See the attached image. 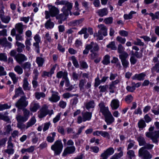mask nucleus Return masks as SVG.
<instances>
[{"instance_id":"obj_23","label":"nucleus","mask_w":159,"mask_h":159,"mask_svg":"<svg viewBox=\"0 0 159 159\" xmlns=\"http://www.w3.org/2000/svg\"><path fill=\"white\" fill-rule=\"evenodd\" d=\"M98 28L100 29L99 31H100L102 34L106 36L107 35V28L106 26L103 24H100L98 25Z\"/></svg>"},{"instance_id":"obj_60","label":"nucleus","mask_w":159,"mask_h":159,"mask_svg":"<svg viewBox=\"0 0 159 159\" xmlns=\"http://www.w3.org/2000/svg\"><path fill=\"white\" fill-rule=\"evenodd\" d=\"M86 80L84 79H81L80 80L79 84V87L80 90L84 89V86Z\"/></svg>"},{"instance_id":"obj_44","label":"nucleus","mask_w":159,"mask_h":159,"mask_svg":"<svg viewBox=\"0 0 159 159\" xmlns=\"http://www.w3.org/2000/svg\"><path fill=\"white\" fill-rule=\"evenodd\" d=\"M127 142L129 143L128 145L127 150H129L134 147L135 142L134 140L129 139L127 141Z\"/></svg>"},{"instance_id":"obj_45","label":"nucleus","mask_w":159,"mask_h":159,"mask_svg":"<svg viewBox=\"0 0 159 159\" xmlns=\"http://www.w3.org/2000/svg\"><path fill=\"white\" fill-rule=\"evenodd\" d=\"M104 152L106 153L107 155L109 156L112 155L114 152V149L112 147H110L107 149Z\"/></svg>"},{"instance_id":"obj_7","label":"nucleus","mask_w":159,"mask_h":159,"mask_svg":"<svg viewBox=\"0 0 159 159\" xmlns=\"http://www.w3.org/2000/svg\"><path fill=\"white\" fill-rule=\"evenodd\" d=\"M139 156L143 159H150L152 157V155L150 152L144 148H141L139 151Z\"/></svg>"},{"instance_id":"obj_1","label":"nucleus","mask_w":159,"mask_h":159,"mask_svg":"<svg viewBox=\"0 0 159 159\" xmlns=\"http://www.w3.org/2000/svg\"><path fill=\"white\" fill-rule=\"evenodd\" d=\"M49 11H45V18L47 19L49 18L50 16L56 17L59 13L58 9L54 6H48Z\"/></svg>"},{"instance_id":"obj_24","label":"nucleus","mask_w":159,"mask_h":159,"mask_svg":"<svg viewBox=\"0 0 159 159\" xmlns=\"http://www.w3.org/2000/svg\"><path fill=\"white\" fill-rule=\"evenodd\" d=\"M57 65V64H55L54 65L51 69L50 72H47L46 71H43V75L44 76H46L48 77H51L52 75L54 73V71L55 70Z\"/></svg>"},{"instance_id":"obj_35","label":"nucleus","mask_w":159,"mask_h":159,"mask_svg":"<svg viewBox=\"0 0 159 159\" xmlns=\"http://www.w3.org/2000/svg\"><path fill=\"white\" fill-rule=\"evenodd\" d=\"M85 126H83L80 127L78 129L77 131V132L75 134L73 135V138L76 139L79 137V135L82 132L83 129L85 128Z\"/></svg>"},{"instance_id":"obj_16","label":"nucleus","mask_w":159,"mask_h":159,"mask_svg":"<svg viewBox=\"0 0 159 159\" xmlns=\"http://www.w3.org/2000/svg\"><path fill=\"white\" fill-rule=\"evenodd\" d=\"M15 27L18 33L22 34L24 29L26 28L27 27V26L22 24V23H19L16 25Z\"/></svg>"},{"instance_id":"obj_37","label":"nucleus","mask_w":159,"mask_h":159,"mask_svg":"<svg viewBox=\"0 0 159 159\" xmlns=\"http://www.w3.org/2000/svg\"><path fill=\"white\" fill-rule=\"evenodd\" d=\"M138 125L139 129H142L146 127V124L145 123V121L142 119H141L139 120L138 123Z\"/></svg>"},{"instance_id":"obj_36","label":"nucleus","mask_w":159,"mask_h":159,"mask_svg":"<svg viewBox=\"0 0 159 159\" xmlns=\"http://www.w3.org/2000/svg\"><path fill=\"white\" fill-rule=\"evenodd\" d=\"M137 140L140 146H144L146 143L145 139L143 137L140 136L138 137Z\"/></svg>"},{"instance_id":"obj_30","label":"nucleus","mask_w":159,"mask_h":159,"mask_svg":"<svg viewBox=\"0 0 159 159\" xmlns=\"http://www.w3.org/2000/svg\"><path fill=\"white\" fill-rule=\"evenodd\" d=\"M54 23L51 21V19H49L45 24V27L47 29H51L53 28Z\"/></svg>"},{"instance_id":"obj_56","label":"nucleus","mask_w":159,"mask_h":159,"mask_svg":"<svg viewBox=\"0 0 159 159\" xmlns=\"http://www.w3.org/2000/svg\"><path fill=\"white\" fill-rule=\"evenodd\" d=\"M71 58L72 63L75 67L77 68H79V65L75 56H72L71 57Z\"/></svg>"},{"instance_id":"obj_15","label":"nucleus","mask_w":159,"mask_h":159,"mask_svg":"<svg viewBox=\"0 0 159 159\" xmlns=\"http://www.w3.org/2000/svg\"><path fill=\"white\" fill-rule=\"evenodd\" d=\"M105 120L107 125H110L114 122L115 119L111 113L104 116Z\"/></svg>"},{"instance_id":"obj_43","label":"nucleus","mask_w":159,"mask_h":159,"mask_svg":"<svg viewBox=\"0 0 159 159\" xmlns=\"http://www.w3.org/2000/svg\"><path fill=\"white\" fill-rule=\"evenodd\" d=\"M136 13V12L133 11H131L130 13L127 14H125L124 15V18L125 20L131 19L133 17V15Z\"/></svg>"},{"instance_id":"obj_2","label":"nucleus","mask_w":159,"mask_h":159,"mask_svg":"<svg viewBox=\"0 0 159 159\" xmlns=\"http://www.w3.org/2000/svg\"><path fill=\"white\" fill-rule=\"evenodd\" d=\"M25 96H21L15 103V105L18 110H22L28 104Z\"/></svg>"},{"instance_id":"obj_41","label":"nucleus","mask_w":159,"mask_h":159,"mask_svg":"<svg viewBox=\"0 0 159 159\" xmlns=\"http://www.w3.org/2000/svg\"><path fill=\"white\" fill-rule=\"evenodd\" d=\"M9 75L11 78L14 84H16L18 80V78L16 77V75L13 72H10Z\"/></svg>"},{"instance_id":"obj_31","label":"nucleus","mask_w":159,"mask_h":159,"mask_svg":"<svg viewBox=\"0 0 159 159\" xmlns=\"http://www.w3.org/2000/svg\"><path fill=\"white\" fill-rule=\"evenodd\" d=\"M95 106V102L93 100L89 101L87 102L85 104V107L88 110H89L90 108H94Z\"/></svg>"},{"instance_id":"obj_4","label":"nucleus","mask_w":159,"mask_h":159,"mask_svg":"<svg viewBox=\"0 0 159 159\" xmlns=\"http://www.w3.org/2000/svg\"><path fill=\"white\" fill-rule=\"evenodd\" d=\"M82 116H79L77 119V123L80 124L82 122L89 121L91 120L92 116V112L88 111L82 112L81 113Z\"/></svg>"},{"instance_id":"obj_12","label":"nucleus","mask_w":159,"mask_h":159,"mask_svg":"<svg viewBox=\"0 0 159 159\" xmlns=\"http://www.w3.org/2000/svg\"><path fill=\"white\" fill-rule=\"evenodd\" d=\"M15 91V94L12 97L13 100H14L19 96H25V93L21 87L16 89Z\"/></svg>"},{"instance_id":"obj_57","label":"nucleus","mask_w":159,"mask_h":159,"mask_svg":"<svg viewBox=\"0 0 159 159\" xmlns=\"http://www.w3.org/2000/svg\"><path fill=\"white\" fill-rule=\"evenodd\" d=\"M22 110L23 111V116L28 120L30 116V111L24 108Z\"/></svg>"},{"instance_id":"obj_14","label":"nucleus","mask_w":159,"mask_h":159,"mask_svg":"<svg viewBox=\"0 0 159 159\" xmlns=\"http://www.w3.org/2000/svg\"><path fill=\"white\" fill-rule=\"evenodd\" d=\"M75 148L74 146L67 147L64 151L62 155L65 156L67 154H72L75 152Z\"/></svg>"},{"instance_id":"obj_54","label":"nucleus","mask_w":159,"mask_h":159,"mask_svg":"<svg viewBox=\"0 0 159 159\" xmlns=\"http://www.w3.org/2000/svg\"><path fill=\"white\" fill-rule=\"evenodd\" d=\"M35 96L36 98L39 100L41 98H43L45 97V95L44 93L43 92H37L35 93Z\"/></svg>"},{"instance_id":"obj_59","label":"nucleus","mask_w":159,"mask_h":159,"mask_svg":"<svg viewBox=\"0 0 159 159\" xmlns=\"http://www.w3.org/2000/svg\"><path fill=\"white\" fill-rule=\"evenodd\" d=\"M17 127L21 130H23L25 129H26V125L23 123L21 122H17Z\"/></svg>"},{"instance_id":"obj_8","label":"nucleus","mask_w":159,"mask_h":159,"mask_svg":"<svg viewBox=\"0 0 159 159\" xmlns=\"http://www.w3.org/2000/svg\"><path fill=\"white\" fill-rule=\"evenodd\" d=\"M128 54L124 52L119 56L122 65L123 67L125 68H127L129 65V62L126 59L128 57Z\"/></svg>"},{"instance_id":"obj_17","label":"nucleus","mask_w":159,"mask_h":159,"mask_svg":"<svg viewBox=\"0 0 159 159\" xmlns=\"http://www.w3.org/2000/svg\"><path fill=\"white\" fill-rule=\"evenodd\" d=\"M69 15H66L63 12L62 13L57 15L56 17L57 19L58 20V22L59 24H61L63 21L65 20L66 19V17Z\"/></svg>"},{"instance_id":"obj_32","label":"nucleus","mask_w":159,"mask_h":159,"mask_svg":"<svg viewBox=\"0 0 159 159\" xmlns=\"http://www.w3.org/2000/svg\"><path fill=\"white\" fill-rule=\"evenodd\" d=\"M67 73L66 71L63 72L62 71H61L57 72V77L58 78H61L63 77L62 79H64L67 77Z\"/></svg>"},{"instance_id":"obj_6","label":"nucleus","mask_w":159,"mask_h":159,"mask_svg":"<svg viewBox=\"0 0 159 159\" xmlns=\"http://www.w3.org/2000/svg\"><path fill=\"white\" fill-rule=\"evenodd\" d=\"M145 134L147 137L151 139L153 143L158 144V139L159 138V130L155 131L152 132H147Z\"/></svg>"},{"instance_id":"obj_5","label":"nucleus","mask_w":159,"mask_h":159,"mask_svg":"<svg viewBox=\"0 0 159 159\" xmlns=\"http://www.w3.org/2000/svg\"><path fill=\"white\" fill-rule=\"evenodd\" d=\"M53 113L52 110H48V107L46 105H44L38 112V117L40 118H42L47 115H51Z\"/></svg>"},{"instance_id":"obj_22","label":"nucleus","mask_w":159,"mask_h":159,"mask_svg":"<svg viewBox=\"0 0 159 159\" xmlns=\"http://www.w3.org/2000/svg\"><path fill=\"white\" fill-rule=\"evenodd\" d=\"M8 113L5 112L4 114L0 113V119L3 120L8 123L11 122L9 116H7Z\"/></svg>"},{"instance_id":"obj_13","label":"nucleus","mask_w":159,"mask_h":159,"mask_svg":"<svg viewBox=\"0 0 159 159\" xmlns=\"http://www.w3.org/2000/svg\"><path fill=\"white\" fill-rule=\"evenodd\" d=\"M15 59L19 64H21L22 62L27 60V58L23 54L18 53L15 57Z\"/></svg>"},{"instance_id":"obj_27","label":"nucleus","mask_w":159,"mask_h":159,"mask_svg":"<svg viewBox=\"0 0 159 159\" xmlns=\"http://www.w3.org/2000/svg\"><path fill=\"white\" fill-rule=\"evenodd\" d=\"M31 64L29 62L24 63L21 65L22 67L25 70V71H30L31 70Z\"/></svg>"},{"instance_id":"obj_28","label":"nucleus","mask_w":159,"mask_h":159,"mask_svg":"<svg viewBox=\"0 0 159 159\" xmlns=\"http://www.w3.org/2000/svg\"><path fill=\"white\" fill-rule=\"evenodd\" d=\"M40 107V106L38 103L34 102H32L30 105V110L31 111L35 112Z\"/></svg>"},{"instance_id":"obj_38","label":"nucleus","mask_w":159,"mask_h":159,"mask_svg":"<svg viewBox=\"0 0 159 159\" xmlns=\"http://www.w3.org/2000/svg\"><path fill=\"white\" fill-rule=\"evenodd\" d=\"M34 146H31L28 148H22L21 150L22 153L24 154L26 152H27L29 153L32 152L34 151Z\"/></svg>"},{"instance_id":"obj_55","label":"nucleus","mask_w":159,"mask_h":159,"mask_svg":"<svg viewBox=\"0 0 159 159\" xmlns=\"http://www.w3.org/2000/svg\"><path fill=\"white\" fill-rule=\"evenodd\" d=\"M31 135H33V136L32 138V141L33 143H36L38 141V138L37 136L35 134L34 132H32L30 133Z\"/></svg>"},{"instance_id":"obj_34","label":"nucleus","mask_w":159,"mask_h":159,"mask_svg":"<svg viewBox=\"0 0 159 159\" xmlns=\"http://www.w3.org/2000/svg\"><path fill=\"white\" fill-rule=\"evenodd\" d=\"M29 84L28 81V79L27 78L25 77L23 80V87L25 90H29L30 88L29 86Z\"/></svg>"},{"instance_id":"obj_25","label":"nucleus","mask_w":159,"mask_h":159,"mask_svg":"<svg viewBox=\"0 0 159 159\" xmlns=\"http://www.w3.org/2000/svg\"><path fill=\"white\" fill-rule=\"evenodd\" d=\"M12 130L11 125L10 124L7 125L5 126L4 128L3 134L4 135L9 134Z\"/></svg>"},{"instance_id":"obj_50","label":"nucleus","mask_w":159,"mask_h":159,"mask_svg":"<svg viewBox=\"0 0 159 159\" xmlns=\"http://www.w3.org/2000/svg\"><path fill=\"white\" fill-rule=\"evenodd\" d=\"M83 21L82 20H74L70 22V23L71 25L73 26H75L79 25Z\"/></svg>"},{"instance_id":"obj_10","label":"nucleus","mask_w":159,"mask_h":159,"mask_svg":"<svg viewBox=\"0 0 159 159\" xmlns=\"http://www.w3.org/2000/svg\"><path fill=\"white\" fill-rule=\"evenodd\" d=\"M52 94L51 97L48 98V100L52 102H57L60 100V96L59 93L57 92L52 91Z\"/></svg>"},{"instance_id":"obj_40","label":"nucleus","mask_w":159,"mask_h":159,"mask_svg":"<svg viewBox=\"0 0 159 159\" xmlns=\"http://www.w3.org/2000/svg\"><path fill=\"white\" fill-rule=\"evenodd\" d=\"M16 119L17 122H25L27 120L23 116L18 114L16 115Z\"/></svg>"},{"instance_id":"obj_3","label":"nucleus","mask_w":159,"mask_h":159,"mask_svg":"<svg viewBox=\"0 0 159 159\" xmlns=\"http://www.w3.org/2000/svg\"><path fill=\"white\" fill-rule=\"evenodd\" d=\"M63 145L61 140H57L51 147L52 150L54 152L55 155H58L61 152Z\"/></svg>"},{"instance_id":"obj_39","label":"nucleus","mask_w":159,"mask_h":159,"mask_svg":"<svg viewBox=\"0 0 159 159\" xmlns=\"http://www.w3.org/2000/svg\"><path fill=\"white\" fill-rule=\"evenodd\" d=\"M110 57L108 55H106L103 57L102 61V63L105 65H107L110 63Z\"/></svg>"},{"instance_id":"obj_18","label":"nucleus","mask_w":159,"mask_h":159,"mask_svg":"<svg viewBox=\"0 0 159 159\" xmlns=\"http://www.w3.org/2000/svg\"><path fill=\"white\" fill-rule=\"evenodd\" d=\"M111 106L113 110L117 109L120 106V102L117 99L112 100L111 103Z\"/></svg>"},{"instance_id":"obj_62","label":"nucleus","mask_w":159,"mask_h":159,"mask_svg":"<svg viewBox=\"0 0 159 159\" xmlns=\"http://www.w3.org/2000/svg\"><path fill=\"white\" fill-rule=\"evenodd\" d=\"M0 60L4 62L7 61V57L5 53H0Z\"/></svg>"},{"instance_id":"obj_63","label":"nucleus","mask_w":159,"mask_h":159,"mask_svg":"<svg viewBox=\"0 0 159 159\" xmlns=\"http://www.w3.org/2000/svg\"><path fill=\"white\" fill-rule=\"evenodd\" d=\"M116 88V86H115L111 83L109 85V89L110 92L113 93L115 92V89Z\"/></svg>"},{"instance_id":"obj_48","label":"nucleus","mask_w":159,"mask_h":159,"mask_svg":"<svg viewBox=\"0 0 159 159\" xmlns=\"http://www.w3.org/2000/svg\"><path fill=\"white\" fill-rule=\"evenodd\" d=\"M108 48H111L112 50H116L117 48L115 45V42L114 41L111 42L107 46Z\"/></svg>"},{"instance_id":"obj_53","label":"nucleus","mask_w":159,"mask_h":159,"mask_svg":"<svg viewBox=\"0 0 159 159\" xmlns=\"http://www.w3.org/2000/svg\"><path fill=\"white\" fill-rule=\"evenodd\" d=\"M52 137L51 136H48L47 138V141L50 143H52L53 142L54 140V137L56 136V133L55 132H52L51 133Z\"/></svg>"},{"instance_id":"obj_47","label":"nucleus","mask_w":159,"mask_h":159,"mask_svg":"<svg viewBox=\"0 0 159 159\" xmlns=\"http://www.w3.org/2000/svg\"><path fill=\"white\" fill-rule=\"evenodd\" d=\"M127 156L129 159H132V158L135 156L134 151L133 150H129L127 152Z\"/></svg>"},{"instance_id":"obj_21","label":"nucleus","mask_w":159,"mask_h":159,"mask_svg":"<svg viewBox=\"0 0 159 159\" xmlns=\"http://www.w3.org/2000/svg\"><path fill=\"white\" fill-rule=\"evenodd\" d=\"M146 75L144 73H142L139 74H136L133 76L132 79L133 80H143Z\"/></svg>"},{"instance_id":"obj_20","label":"nucleus","mask_w":159,"mask_h":159,"mask_svg":"<svg viewBox=\"0 0 159 159\" xmlns=\"http://www.w3.org/2000/svg\"><path fill=\"white\" fill-rule=\"evenodd\" d=\"M0 44L4 47H7L9 48L11 47V43L7 41L6 38L0 39Z\"/></svg>"},{"instance_id":"obj_46","label":"nucleus","mask_w":159,"mask_h":159,"mask_svg":"<svg viewBox=\"0 0 159 159\" xmlns=\"http://www.w3.org/2000/svg\"><path fill=\"white\" fill-rule=\"evenodd\" d=\"M149 15L152 17V20L159 18V11L156 12L154 14L152 13H150L149 14Z\"/></svg>"},{"instance_id":"obj_51","label":"nucleus","mask_w":159,"mask_h":159,"mask_svg":"<svg viewBox=\"0 0 159 159\" xmlns=\"http://www.w3.org/2000/svg\"><path fill=\"white\" fill-rule=\"evenodd\" d=\"M123 152L122 151H121L119 153H115L113 155L111 158L112 159H118L123 156Z\"/></svg>"},{"instance_id":"obj_64","label":"nucleus","mask_w":159,"mask_h":159,"mask_svg":"<svg viewBox=\"0 0 159 159\" xmlns=\"http://www.w3.org/2000/svg\"><path fill=\"white\" fill-rule=\"evenodd\" d=\"M44 39H45L44 42L45 43H46L47 41L49 42H51L52 41V39L50 34L48 33H47L45 35V36L44 37Z\"/></svg>"},{"instance_id":"obj_33","label":"nucleus","mask_w":159,"mask_h":159,"mask_svg":"<svg viewBox=\"0 0 159 159\" xmlns=\"http://www.w3.org/2000/svg\"><path fill=\"white\" fill-rule=\"evenodd\" d=\"M44 61V58L39 57H36V62L38 64L39 67H42Z\"/></svg>"},{"instance_id":"obj_42","label":"nucleus","mask_w":159,"mask_h":159,"mask_svg":"<svg viewBox=\"0 0 159 159\" xmlns=\"http://www.w3.org/2000/svg\"><path fill=\"white\" fill-rule=\"evenodd\" d=\"M14 71L19 75H21L23 72L22 68L19 65H16L14 68Z\"/></svg>"},{"instance_id":"obj_11","label":"nucleus","mask_w":159,"mask_h":159,"mask_svg":"<svg viewBox=\"0 0 159 159\" xmlns=\"http://www.w3.org/2000/svg\"><path fill=\"white\" fill-rule=\"evenodd\" d=\"M73 7V4L68 1L65 6H64L61 8V11L65 13V14L67 15L69 14V11H70L72 9Z\"/></svg>"},{"instance_id":"obj_52","label":"nucleus","mask_w":159,"mask_h":159,"mask_svg":"<svg viewBox=\"0 0 159 159\" xmlns=\"http://www.w3.org/2000/svg\"><path fill=\"white\" fill-rule=\"evenodd\" d=\"M123 152L122 151H121L119 153H115L113 155L111 158L112 159H118L123 156Z\"/></svg>"},{"instance_id":"obj_19","label":"nucleus","mask_w":159,"mask_h":159,"mask_svg":"<svg viewBox=\"0 0 159 159\" xmlns=\"http://www.w3.org/2000/svg\"><path fill=\"white\" fill-rule=\"evenodd\" d=\"M89 48L91 50V52H93L98 51L99 49L98 45L96 43L91 42L90 44H88Z\"/></svg>"},{"instance_id":"obj_9","label":"nucleus","mask_w":159,"mask_h":159,"mask_svg":"<svg viewBox=\"0 0 159 159\" xmlns=\"http://www.w3.org/2000/svg\"><path fill=\"white\" fill-rule=\"evenodd\" d=\"M99 112L102 113L104 116H106L111 112L110 111L108 107H106L103 102H101L98 104Z\"/></svg>"},{"instance_id":"obj_61","label":"nucleus","mask_w":159,"mask_h":159,"mask_svg":"<svg viewBox=\"0 0 159 159\" xmlns=\"http://www.w3.org/2000/svg\"><path fill=\"white\" fill-rule=\"evenodd\" d=\"M154 147V145L152 144H150L149 143H146L145 145H144V146L142 147L141 148H144V149H148V150H151L152 149L153 147Z\"/></svg>"},{"instance_id":"obj_49","label":"nucleus","mask_w":159,"mask_h":159,"mask_svg":"<svg viewBox=\"0 0 159 159\" xmlns=\"http://www.w3.org/2000/svg\"><path fill=\"white\" fill-rule=\"evenodd\" d=\"M0 19L2 22L3 23H5L6 24H7L9 22L11 19V18L9 16H4Z\"/></svg>"},{"instance_id":"obj_29","label":"nucleus","mask_w":159,"mask_h":159,"mask_svg":"<svg viewBox=\"0 0 159 159\" xmlns=\"http://www.w3.org/2000/svg\"><path fill=\"white\" fill-rule=\"evenodd\" d=\"M36 120L35 117L34 116H33L27 123L26 125V129H27L29 127L32 126L35 123Z\"/></svg>"},{"instance_id":"obj_26","label":"nucleus","mask_w":159,"mask_h":159,"mask_svg":"<svg viewBox=\"0 0 159 159\" xmlns=\"http://www.w3.org/2000/svg\"><path fill=\"white\" fill-rule=\"evenodd\" d=\"M108 11L107 8H103L98 11L97 13L100 17H103L107 15L108 13Z\"/></svg>"},{"instance_id":"obj_58","label":"nucleus","mask_w":159,"mask_h":159,"mask_svg":"<svg viewBox=\"0 0 159 159\" xmlns=\"http://www.w3.org/2000/svg\"><path fill=\"white\" fill-rule=\"evenodd\" d=\"M93 36L94 37H97V39L98 40H101L103 39V37L100 31H98V33H94Z\"/></svg>"}]
</instances>
